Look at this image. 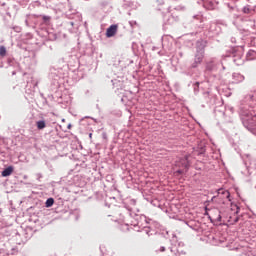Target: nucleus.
Listing matches in <instances>:
<instances>
[{"instance_id":"7","label":"nucleus","mask_w":256,"mask_h":256,"mask_svg":"<svg viewBox=\"0 0 256 256\" xmlns=\"http://www.w3.org/2000/svg\"><path fill=\"white\" fill-rule=\"evenodd\" d=\"M117 24H112L110 27L106 30V37H115L117 35Z\"/></svg>"},{"instance_id":"8","label":"nucleus","mask_w":256,"mask_h":256,"mask_svg":"<svg viewBox=\"0 0 256 256\" xmlns=\"http://www.w3.org/2000/svg\"><path fill=\"white\" fill-rule=\"evenodd\" d=\"M153 7L156 11H165V0H156L153 4Z\"/></svg>"},{"instance_id":"10","label":"nucleus","mask_w":256,"mask_h":256,"mask_svg":"<svg viewBox=\"0 0 256 256\" xmlns=\"http://www.w3.org/2000/svg\"><path fill=\"white\" fill-rule=\"evenodd\" d=\"M232 77L234 79V83H243V81H245V76L239 73H234Z\"/></svg>"},{"instance_id":"4","label":"nucleus","mask_w":256,"mask_h":256,"mask_svg":"<svg viewBox=\"0 0 256 256\" xmlns=\"http://www.w3.org/2000/svg\"><path fill=\"white\" fill-rule=\"evenodd\" d=\"M212 223H219L221 225V208L211 209L210 212H206Z\"/></svg>"},{"instance_id":"16","label":"nucleus","mask_w":256,"mask_h":256,"mask_svg":"<svg viewBox=\"0 0 256 256\" xmlns=\"http://www.w3.org/2000/svg\"><path fill=\"white\" fill-rule=\"evenodd\" d=\"M5 55H7V48L0 46V57H5Z\"/></svg>"},{"instance_id":"2","label":"nucleus","mask_w":256,"mask_h":256,"mask_svg":"<svg viewBox=\"0 0 256 256\" xmlns=\"http://www.w3.org/2000/svg\"><path fill=\"white\" fill-rule=\"evenodd\" d=\"M234 208H220V225H235L239 221V216L237 215L240 211L237 205Z\"/></svg>"},{"instance_id":"9","label":"nucleus","mask_w":256,"mask_h":256,"mask_svg":"<svg viewBox=\"0 0 256 256\" xmlns=\"http://www.w3.org/2000/svg\"><path fill=\"white\" fill-rule=\"evenodd\" d=\"M217 68V62L212 59L206 63V71H214Z\"/></svg>"},{"instance_id":"3","label":"nucleus","mask_w":256,"mask_h":256,"mask_svg":"<svg viewBox=\"0 0 256 256\" xmlns=\"http://www.w3.org/2000/svg\"><path fill=\"white\" fill-rule=\"evenodd\" d=\"M205 59V44L203 42L198 41L196 44V54L194 56V61L191 64V69H197L203 60Z\"/></svg>"},{"instance_id":"13","label":"nucleus","mask_w":256,"mask_h":256,"mask_svg":"<svg viewBox=\"0 0 256 256\" xmlns=\"http://www.w3.org/2000/svg\"><path fill=\"white\" fill-rule=\"evenodd\" d=\"M36 127L41 131L47 127V123H45V120H39L36 122Z\"/></svg>"},{"instance_id":"21","label":"nucleus","mask_w":256,"mask_h":256,"mask_svg":"<svg viewBox=\"0 0 256 256\" xmlns=\"http://www.w3.org/2000/svg\"><path fill=\"white\" fill-rule=\"evenodd\" d=\"M33 17H34L35 19H39V17H43V15L34 14Z\"/></svg>"},{"instance_id":"18","label":"nucleus","mask_w":256,"mask_h":256,"mask_svg":"<svg viewBox=\"0 0 256 256\" xmlns=\"http://www.w3.org/2000/svg\"><path fill=\"white\" fill-rule=\"evenodd\" d=\"M241 115L244 117H253V113L251 111H244L243 109L241 110Z\"/></svg>"},{"instance_id":"14","label":"nucleus","mask_w":256,"mask_h":256,"mask_svg":"<svg viewBox=\"0 0 256 256\" xmlns=\"http://www.w3.org/2000/svg\"><path fill=\"white\" fill-rule=\"evenodd\" d=\"M204 7H205V9H208L209 11L215 9V5L213 4V2L204 3Z\"/></svg>"},{"instance_id":"1","label":"nucleus","mask_w":256,"mask_h":256,"mask_svg":"<svg viewBox=\"0 0 256 256\" xmlns=\"http://www.w3.org/2000/svg\"><path fill=\"white\" fill-rule=\"evenodd\" d=\"M125 209L127 211L126 216L124 217V221L127 227L133 229V231H143L149 234V230H147V225L149 222L147 221V217L143 214L139 213V207H137V200L135 199H127L125 202Z\"/></svg>"},{"instance_id":"20","label":"nucleus","mask_w":256,"mask_h":256,"mask_svg":"<svg viewBox=\"0 0 256 256\" xmlns=\"http://www.w3.org/2000/svg\"><path fill=\"white\" fill-rule=\"evenodd\" d=\"M246 99H247V101H253V95H248L247 97H246Z\"/></svg>"},{"instance_id":"23","label":"nucleus","mask_w":256,"mask_h":256,"mask_svg":"<svg viewBox=\"0 0 256 256\" xmlns=\"http://www.w3.org/2000/svg\"><path fill=\"white\" fill-rule=\"evenodd\" d=\"M160 251L164 252V251H165V246H162V247L160 248Z\"/></svg>"},{"instance_id":"5","label":"nucleus","mask_w":256,"mask_h":256,"mask_svg":"<svg viewBox=\"0 0 256 256\" xmlns=\"http://www.w3.org/2000/svg\"><path fill=\"white\" fill-rule=\"evenodd\" d=\"M218 197L223 200V203H225V200L231 201V193L223 188L218 189Z\"/></svg>"},{"instance_id":"6","label":"nucleus","mask_w":256,"mask_h":256,"mask_svg":"<svg viewBox=\"0 0 256 256\" xmlns=\"http://www.w3.org/2000/svg\"><path fill=\"white\" fill-rule=\"evenodd\" d=\"M176 166L182 167L183 169H189V156L180 158L179 162H176Z\"/></svg>"},{"instance_id":"17","label":"nucleus","mask_w":256,"mask_h":256,"mask_svg":"<svg viewBox=\"0 0 256 256\" xmlns=\"http://www.w3.org/2000/svg\"><path fill=\"white\" fill-rule=\"evenodd\" d=\"M53 203H55V200L53 198H48L46 200L45 205H46V207H53Z\"/></svg>"},{"instance_id":"27","label":"nucleus","mask_w":256,"mask_h":256,"mask_svg":"<svg viewBox=\"0 0 256 256\" xmlns=\"http://www.w3.org/2000/svg\"><path fill=\"white\" fill-rule=\"evenodd\" d=\"M68 128H71V125H68Z\"/></svg>"},{"instance_id":"24","label":"nucleus","mask_w":256,"mask_h":256,"mask_svg":"<svg viewBox=\"0 0 256 256\" xmlns=\"http://www.w3.org/2000/svg\"><path fill=\"white\" fill-rule=\"evenodd\" d=\"M89 139H93V133L89 134Z\"/></svg>"},{"instance_id":"25","label":"nucleus","mask_w":256,"mask_h":256,"mask_svg":"<svg viewBox=\"0 0 256 256\" xmlns=\"http://www.w3.org/2000/svg\"><path fill=\"white\" fill-rule=\"evenodd\" d=\"M26 25H29V20H25Z\"/></svg>"},{"instance_id":"15","label":"nucleus","mask_w":256,"mask_h":256,"mask_svg":"<svg viewBox=\"0 0 256 256\" xmlns=\"http://www.w3.org/2000/svg\"><path fill=\"white\" fill-rule=\"evenodd\" d=\"M42 21L45 25H49L51 23V16L42 15Z\"/></svg>"},{"instance_id":"22","label":"nucleus","mask_w":256,"mask_h":256,"mask_svg":"<svg viewBox=\"0 0 256 256\" xmlns=\"http://www.w3.org/2000/svg\"><path fill=\"white\" fill-rule=\"evenodd\" d=\"M175 173L181 175L183 173V170H177Z\"/></svg>"},{"instance_id":"28","label":"nucleus","mask_w":256,"mask_h":256,"mask_svg":"<svg viewBox=\"0 0 256 256\" xmlns=\"http://www.w3.org/2000/svg\"><path fill=\"white\" fill-rule=\"evenodd\" d=\"M215 199V196L212 198V200Z\"/></svg>"},{"instance_id":"19","label":"nucleus","mask_w":256,"mask_h":256,"mask_svg":"<svg viewBox=\"0 0 256 256\" xmlns=\"http://www.w3.org/2000/svg\"><path fill=\"white\" fill-rule=\"evenodd\" d=\"M243 13L249 15V13H251V9L249 8V6H244L243 7Z\"/></svg>"},{"instance_id":"12","label":"nucleus","mask_w":256,"mask_h":256,"mask_svg":"<svg viewBox=\"0 0 256 256\" xmlns=\"http://www.w3.org/2000/svg\"><path fill=\"white\" fill-rule=\"evenodd\" d=\"M13 173V166H8L6 169L2 171V177H9Z\"/></svg>"},{"instance_id":"11","label":"nucleus","mask_w":256,"mask_h":256,"mask_svg":"<svg viewBox=\"0 0 256 256\" xmlns=\"http://www.w3.org/2000/svg\"><path fill=\"white\" fill-rule=\"evenodd\" d=\"M246 59L247 61H253L254 59H256V51L249 50L246 54Z\"/></svg>"},{"instance_id":"26","label":"nucleus","mask_w":256,"mask_h":256,"mask_svg":"<svg viewBox=\"0 0 256 256\" xmlns=\"http://www.w3.org/2000/svg\"><path fill=\"white\" fill-rule=\"evenodd\" d=\"M16 73H15V71L14 72H12V75H15Z\"/></svg>"}]
</instances>
